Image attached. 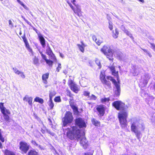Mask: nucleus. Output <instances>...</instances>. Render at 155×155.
Masks as SVG:
<instances>
[{"label": "nucleus", "instance_id": "obj_51", "mask_svg": "<svg viewBox=\"0 0 155 155\" xmlns=\"http://www.w3.org/2000/svg\"><path fill=\"white\" fill-rule=\"evenodd\" d=\"M47 132L49 134H50L52 136H54V133L51 132L50 131L47 130Z\"/></svg>", "mask_w": 155, "mask_h": 155}, {"label": "nucleus", "instance_id": "obj_35", "mask_svg": "<svg viewBox=\"0 0 155 155\" xmlns=\"http://www.w3.org/2000/svg\"><path fill=\"white\" fill-rule=\"evenodd\" d=\"M97 98V97L93 94H92L91 96L89 97V100H90L95 101Z\"/></svg>", "mask_w": 155, "mask_h": 155}, {"label": "nucleus", "instance_id": "obj_48", "mask_svg": "<svg viewBox=\"0 0 155 155\" xmlns=\"http://www.w3.org/2000/svg\"><path fill=\"white\" fill-rule=\"evenodd\" d=\"M67 3L69 5L70 7L73 10V9H74V8L72 5L71 3L68 1H67Z\"/></svg>", "mask_w": 155, "mask_h": 155}, {"label": "nucleus", "instance_id": "obj_44", "mask_svg": "<svg viewBox=\"0 0 155 155\" xmlns=\"http://www.w3.org/2000/svg\"><path fill=\"white\" fill-rule=\"evenodd\" d=\"M90 92L88 91H85L83 92V94L84 96L89 97Z\"/></svg>", "mask_w": 155, "mask_h": 155}, {"label": "nucleus", "instance_id": "obj_20", "mask_svg": "<svg viewBox=\"0 0 155 155\" xmlns=\"http://www.w3.org/2000/svg\"><path fill=\"white\" fill-rule=\"evenodd\" d=\"M110 100V98L109 97L102 98H101L100 100L102 104H106V103H108V104L107 105V106H109L110 105L109 103Z\"/></svg>", "mask_w": 155, "mask_h": 155}, {"label": "nucleus", "instance_id": "obj_27", "mask_svg": "<svg viewBox=\"0 0 155 155\" xmlns=\"http://www.w3.org/2000/svg\"><path fill=\"white\" fill-rule=\"evenodd\" d=\"M4 153L5 155H15L14 152L8 149H6L5 150Z\"/></svg>", "mask_w": 155, "mask_h": 155}, {"label": "nucleus", "instance_id": "obj_11", "mask_svg": "<svg viewBox=\"0 0 155 155\" xmlns=\"http://www.w3.org/2000/svg\"><path fill=\"white\" fill-rule=\"evenodd\" d=\"M68 84L72 91L76 93L78 92L79 89L76 84L72 80L68 81Z\"/></svg>", "mask_w": 155, "mask_h": 155}, {"label": "nucleus", "instance_id": "obj_1", "mask_svg": "<svg viewBox=\"0 0 155 155\" xmlns=\"http://www.w3.org/2000/svg\"><path fill=\"white\" fill-rule=\"evenodd\" d=\"M112 104L117 110H122L118 113V118L121 128L122 129L126 128L127 125V118L128 114L127 112L125 111V104L121 101H117L114 102Z\"/></svg>", "mask_w": 155, "mask_h": 155}, {"label": "nucleus", "instance_id": "obj_5", "mask_svg": "<svg viewBox=\"0 0 155 155\" xmlns=\"http://www.w3.org/2000/svg\"><path fill=\"white\" fill-rule=\"evenodd\" d=\"M0 110L3 114L4 120L7 122H10L11 119L9 115L11 114V111L4 106V103L0 102Z\"/></svg>", "mask_w": 155, "mask_h": 155}, {"label": "nucleus", "instance_id": "obj_37", "mask_svg": "<svg viewBox=\"0 0 155 155\" xmlns=\"http://www.w3.org/2000/svg\"><path fill=\"white\" fill-rule=\"evenodd\" d=\"M18 2L22 6L26 9H28L27 7L22 2L19 0H17Z\"/></svg>", "mask_w": 155, "mask_h": 155}, {"label": "nucleus", "instance_id": "obj_61", "mask_svg": "<svg viewBox=\"0 0 155 155\" xmlns=\"http://www.w3.org/2000/svg\"><path fill=\"white\" fill-rule=\"evenodd\" d=\"M41 132L43 134H44L45 133V131L43 130H41Z\"/></svg>", "mask_w": 155, "mask_h": 155}, {"label": "nucleus", "instance_id": "obj_56", "mask_svg": "<svg viewBox=\"0 0 155 155\" xmlns=\"http://www.w3.org/2000/svg\"><path fill=\"white\" fill-rule=\"evenodd\" d=\"M147 54L150 57H152V55L151 54V53L149 52L148 51L147 53Z\"/></svg>", "mask_w": 155, "mask_h": 155}, {"label": "nucleus", "instance_id": "obj_15", "mask_svg": "<svg viewBox=\"0 0 155 155\" xmlns=\"http://www.w3.org/2000/svg\"><path fill=\"white\" fill-rule=\"evenodd\" d=\"M88 142L86 138L83 137L80 140V143L84 149H86L88 146Z\"/></svg>", "mask_w": 155, "mask_h": 155}, {"label": "nucleus", "instance_id": "obj_54", "mask_svg": "<svg viewBox=\"0 0 155 155\" xmlns=\"http://www.w3.org/2000/svg\"><path fill=\"white\" fill-rule=\"evenodd\" d=\"M33 30L36 32L37 34V35H38V34H40V33H38V31L37 29H36L35 28H33Z\"/></svg>", "mask_w": 155, "mask_h": 155}, {"label": "nucleus", "instance_id": "obj_59", "mask_svg": "<svg viewBox=\"0 0 155 155\" xmlns=\"http://www.w3.org/2000/svg\"><path fill=\"white\" fill-rule=\"evenodd\" d=\"M139 2H141L143 3L144 2V0H138Z\"/></svg>", "mask_w": 155, "mask_h": 155}, {"label": "nucleus", "instance_id": "obj_3", "mask_svg": "<svg viewBox=\"0 0 155 155\" xmlns=\"http://www.w3.org/2000/svg\"><path fill=\"white\" fill-rule=\"evenodd\" d=\"M67 138L71 140L78 139L80 136V130L76 126H71L65 130Z\"/></svg>", "mask_w": 155, "mask_h": 155}, {"label": "nucleus", "instance_id": "obj_43", "mask_svg": "<svg viewBox=\"0 0 155 155\" xmlns=\"http://www.w3.org/2000/svg\"><path fill=\"white\" fill-rule=\"evenodd\" d=\"M0 140H1L2 142H4L5 141L4 138L2 137L1 133V130L0 129Z\"/></svg>", "mask_w": 155, "mask_h": 155}, {"label": "nucleus", "instance_id": "obj_22", "mask_svg": "<svg viewBox=\"0 0 155 155\" xmlns=\"http://www.w3.org/2000/svg\"><path fill=\"white\" fill-rule=\"evenodd\" d=\"M119 34V31L117 28H115L114 30L112 31V36L114 38H118Z\"/></svg>", "mask_w": 155, "mask_h": 155}, {"label": "nucleus", "instance_id": "obj_62", "mask_svg": "<svg viewBox=\"0 0 155 155\" xmlns=\"http://www.w3.org/2000/svg\"><path fill=\"white\" fill-rule=\"evenodd\" d=\"M19 34L20 35H21L22 34V32L21 30L20 31L19 33Z\"/></svg>", "mask_w": 155, "mask_h": 155}, {"label": "nucleus", "instance_id": "obj_60", "mask_svg": "<svg viewBox=\"0 0 155 155\" xmlns=\"http://www.w3.org/2000/svg\"><path fill=\"white\" fill-rule=\"evenodd\" d=\"M2 148V143L0 142V148Z\"/></svg>", "mask_w": 155, "mask_h": 155}, {"label": "nucleus", "instance_id": "obj_29", "mask_svg": "<svg viewBox=\"0 0 155 155\" xmlns=\"http://www.w3.org/2000/svg\"><path fill=\"white\" fill-rule=\"evenodd\" d=\"M48 55L50 57L51 59L53 61L55 62H57V59L56 58L53 53L51 54H49Z\"/></svg>", "mask_w": 155, "mask_h": 155}, {"label": "nucleus", "instance_id": "obj_34", "mask_svg": "<svg viewBox=\"0 0 155 155\" xmlns=\"http://www.w3.org/2000/svg\"><path fill=\"white\" fill-rule=\"evenodd\" d=\"M124 32L127 35L129 36L132 39H134V38L133 36L130 33V32L127 30H125L124 31Z\"/></svg>", "mask_w": 155, "mask_h": 155}, {"label": "nucleus", "instance_id": "obj_14", "mask_svg": "<svg viewBox=\"0 0 155 155\" xmlns=\"http://www.w3.org/2000/svg\"><path fill=\"white\" fill-rule=\"evenodd\" d=\"M108 68L110 69L112 73V75L114 76H116L117 81H119V76L118 71H115V67L114 66H109Z\"/></svg>", "mask_w": 155, "mask_h": 155}, {"label": "nucleus", "instance_id": "obj_46", "mask_svg": "<svg viewBox=\"0 0 155 155\" xmlns=\"http://www.w3.org/2000/svg\"><path fill=\"white\" fill-rule=\"evenodd\" d=\"M61 68V64L59 63L58 64V67H57L56 68V70L58 72H59V70Z\"/></svg>", "mask_w": 155, "mask_h": 155}, {"label": "nucleus", "instance_id": "obj_53", "mask_svg": "<svg viewBox=\"0 0 155 155\" xmlns=\"http://www.w3.org/2000/svg\"><path fill=\"white\" fill-rule=\"evenodd\" d=\"M24 20L25 21L26 23H27L29 25H31V23L28 21L27 20L25 19V18H24Z\"/></svg>", "mask_w": 155, "mask_h": 155}, {"label": "nucleus", "instance_id": "obj_13", "mask_svg": "<svg viewBox=\"0 0 155 155\" xmlns=\"http://www.w3.org/2000/svg\"><path fill=\"white\" fill-rule=\"evenodd\" d=\"M69 104L71 107L72 109L74 114L78 115L79 114V111L78 107L74 105V102L73 99H70L69 101Z\"/></svg>", "mask_w": 155, "mask_h": 155}, {"label": "nucleus", "instance_id": "obj_2", "mask_svg": "<svg viewBox=\"0 0 155 155\" xmlns=\"http://www.w3.org/2000/svg\"><path fill=\"white\" fill-rule=\"evenodd\" d=\"M99 79L103 85L110 87L111 81L115 86L117 90L115 92V96L118 97L120 94V81L117 82L114 78L110 76H106L104 72L101 71L99 75Z\"/></svg>", "mask_w": 155, "mask_h": 155}, {"label": "nucleus", "instance_id": "obj_23", "mask_svg": "<svg viewBox=\"0 0 155 155\" xmlns=\"http://www.w3.org/2000/svg\"><path fill=\"white\" fill-rule=\"evenodd\" d=\"M92 38L93 40L94 41L98 46L100 45L102 42V41L100 39L97 40V37L94 35H93L92 36Z\"/></svg>", "mask_w": 155, "mask_h": 155}, {"label": "nucleus", "instance_id": "obj_36", "mask_svg": "<svg viewBox=\"0 0 155 155\" xmlns=\"http://www.w3.org/2000/svg\"><path fill=\"white\" fill-rule=\"evenodd\" d=\"M49 102H50L49 104V106L50 107V109H53L54 106V104L52 102V100H49Z\"/></svg>", "mask_w": 155, "mask_h": 155}, {"label": "nucleus", "instance_id": "obj_9", "mask_svg": "<svg viewBox=\"0 0 155 155\" xmlns=\"http://www.w3.org/2000/svg\"><path fill=\"white\" fill-rule=\"evenodd\" d=\"M106 107L104 105L100 104L97 106L96 110L97 111L98 116L101 117L103 116L105 113Z\"/></svg>", "mask_w": 155, "mask_h": 155}, {"label": "nucleus", "instance_id": "obj_7", "mask_svg": "<svg viewBox=\"0 0 155 155\" xmlns=\"http://www.w3.org/2000/svg\"><path fill=\"white\" fill-rule=\"evenodd\" d=\"M29 143L25 141H21L19 143V149L22 153H26L30 149Z\"/></svg>", "mask_w": 155, "mask_h": 155}, {"label": "nucleus", "instance_id": "obj_41", "mask_svg": "<svg viewBox=\"0 0 155 155\" xmlns=\"http://www.w3.org/2000/svg\"><path fill=\"white\" fill-rule=\"evenodd\" d=\"M67 95L70 97L72 98L71 99H73V94H71V91H67Z\"/></svg>", "mask_w": 155, "mask_h": 155}, {"label": "nucleus", "instance_id": "obj_39", "mask_svg": "<svg viewBox=\"0 0 155 155\" xmlns=\"http://www.w3.org/2000/svg\"><path fill=\"white\" fill-rule=\"evenodd\" d=\"M95 62L97 64L98 66V68L101 69V65L100 61L98 60H97Z\"/></svg>", "mask_w": 155, "mask_h": 155}, {"label": "nucleus", "instance_id": "obj_49", "mask_svg": "<svg viewBox=\"0 0 155 155\" xmlns=\"http://www.w3.org/2000/svg\"><path fill=\"white\" fill-rule=\"evenodd\" d=\"M67 3L69 5L70 7L73 10V9H74V8L72 5L71 3L68 1H67Z\"/></svg>", "mask_w": 155, "mask_h": 155}, {"label": "nucleus", "instance_id": "obj_21", "mask_svg": "<svg viewBox=\"0 0 155 155\" xmlns=\"http://www.w3.org/2000/svg\"><path fill=\"white\" fill-rule=\"evenodd\" d=\"M49 73H47L43 74L42 75V79L43 82L45 84H47V80L48 78Z\"/></svg>", "mask_w": 155, "mask_h": 155}, {"label": "nucleus", "instance_id": "obj_47", "mask_svg": "<svg viewBox=\"0 0 155 155\" xmlns=\"http://www.w3.org/2000/svg\"><path fill=\"white\" fill-rule=\"evenodd\" d=\"M67 3L69 5L70 7L73 10V9H74V8L72 5L71 3L68 1H67Z\"/></svg>", "mask_w": 155, "mask_h": 155}, {"label": "nucleus", "instance_id": "obj_33", "mask_svg": "<svg viewBox=\"0 0 155 155\" xmlns=\"http://www.w3.org/2000/svg\"><path fill=\"white\" fill-rule=\"evenodd\" d=\"M56 93L54 91H51L49 93V100H52V97L55 96Z\"/></svg>", "mask_w": 155, "mask_h": 155}, {"label": "nucleus", "instance_id": "obj_8", "mask_svg": "<svg viewBox=\"0 0 155 155\" xmlns=\"http://www.w3.org/2000/svg\"><path fill=\"white\" fill-rule=\"evenodd\" d=\"M139 123L138 121L136 120L132 123L130 126L131 131L135 134L136 137L138 139L141 137V133L138 130V128L136 126V124Z\"/></svg>", "mask_w": 155, "mask_h": 155}, {"label": "nucleus", "instance_id": "obj_6", "mask_svg": "<svg viewBox=\"0 0 155 155\" xmlns=\"http://www.w3.org/2000/svg\"><path fill=\"white\" fill-rule=\"evenodd\" d=\"M73 118L72 113L69 111H67L62 119V127H67L68 124H71L73 121Z\"/></svg>", "mask_w": 155, "mask_h": 155}, {"label": "nucleus", "instance_id": "obj_12", "mask_svg": "<svg viewBox=\"0 0 155 155\" xmlns=\"http://www.w3.org/2000/svg\"><path fill=\"white\" fill-rule=\"evenodd\" d=\"M21 37L23 39V41L25 43V46L27 49L28 50L29 52L31 53L32 54H33V51L30 46V45L28 42V41L26 37L25 34V33Z\"/></svg>", "mask_w": 155, "mask_h": 155}, {"label": "nucleus", "instance_id": "obj_4", "mask_svg": "<svg viewBox=\"0 0 155 155\" xmlns=\"http://www.w3.org/2000/svg\"><path fill=\"white\" fill-rule=\"evenodd\" d=\"M101 51L109 61L113 62L114 59L113 50L110 46L104 45L101 49Z\"/></svg>", "mask_w": 155, "mask_h": 155}, {"label": "nucleus", "instance_id": "obj_58", "mask_svg": "<svg viewBox=\"0 0 155 155\" xmlns=\"http://www.w3.org/2000/svg\"><path fill=\"white\" fill-rule=\"evenodd\" d=\"M142 130H144L145 127V126L144 125H142Z\"/></svg>", "mask_w": 155, "mask_h": 155}, {"label": "nucleus", "instance_id": "obj_19", "mask_svg": "<svg viewBox=\"0 0 155 155\" xmlns=\"http://www.w3.org/2000/svg\"><path fill=\"white\" fill-rule=\"evenodd\" d=\"M12 69L16 74L18 75L20 74V76L23 78H25V76L23 72L20 71L18 70L16 68H13Z\"/></svg>", "mask_w": 155, "mask_h": 155}, {"label": "nucleus", "instance_id": "obj_64", "mask_svg": "<svg viewBox=\"0 0 155 155\" xmlns=\"http://www.w3.org/2000/svg\"><path fill=\"white\" fill-rule=\"evenodd\" d=\"M1 1H2L3 0H0Z\"/></svg>", "mask_w": 155, "mask_h": 155}, {"label": "nucleus", "instance_id": "obj_24", "mask_svg": "<svg viewBox=\"0 0 155 155\" xmlns=\"http://www.w3.org/2000/svg\"><path fill=\"white\" fill-rule=\"evenodd\" d=\"M23 100L24 101H28V104L31 106L32 105V98L31 97H27L26 96L23 97Z\"/></svg>", "mask_w": 155, "mask_h": 155}, {"label": "nucleus", "instance_id": "obj_26", "mask_svg": "<svg viewBox=\"0 0 155 155\" xmlns=\"http://www.w3.org/2000/svg\"><path fill=\"white\" fill-rule=\"evenodd\" d=\"M91 122L93 124H94L95 126L97 127H99L100 126V122L96 120L94 118H93L92 119V120H91Z\"/></svg>", "mask_w": 155, "mask_h": 155}, {"label": "nucleus", "instance_id": "obj_50", "mask_svg": "<svg viewBox=\"0 0 155 155\" xmlns=\"http://www.w3.org/2000/svg\"><path fill=\"white\" fill-rule=\"evenodd\" d=\"M150 44L151 45L152 48L155 51V45L151 43L150 42Z\"/></svg>", "mask_w": 155, "mask_h": 155}, {"label": "nucleus", "instance_id": "obj_40", "mask_svg": "<svg viewBox=\"0 0 155 155\" xmlns=\"http://www.w3.org/2000/svg\"><path fill=\"white\" fill-rule=\"evenodd\" d=\"M41 54V57L45 61L47 59V57L41 51H40L39 52Z\"/></svg>", "mask_w": 155, "mask_h": 155}, {"label": "nucleus", "instance_id": "obj_30", "mask_svg": "<svg viewBox=\"0 0 155 155\" xmlns=\"http://www.w3.org/2000/svg\"><path fill=\"white\" fill-rule=\"evenodd\" d=\"M46 63L50 67H51L53 64V61L47 59L45 61Z\"/></svg>", "mask_w": 155, "mask_h": 155}, {"label": "nucleus", "instance_id": "obj_18", "mask_svg": "<svg viewBox=\"0 0 155 155\" xmlns=\"http://www.w3.org/2000/svg\"><path fill=\"white\" fill-rule=\"evenodd\" d=\"M81 45L80 44H78L77 45L80 51L83 53L84 52L85 47L86 46L84 44L83 41H81Z\"/></svg>", "mask_w": 155, "mask_h": 155}, {"label": "nucleus", "instance_id": "obj_45", "mask_svg": "<svg viewBox=\"0 0 155 155\" xmlns=\"http://www.w3.org/2000/svg\"><path fill=\"white\" fill-rule=\"evenodd\" d=\"M9 26V27L12 28L13 27V23L11 20H9L8 21Z\"/></svg>", "mask_w": 155, "mask_h": 155}, {"label": "nucleus", "instance_id": "obj_32", "mask_svg": "<svg viewBox=\"0 0 155 155\" xmlns=\"http://www.w3.org/2000/svg\"><path fill=\"white\" fill-rule=\"evenodd\" d=\"M53 52L49 46H48V48L46 50V53L48 55L49 54H51L53 53Z\"/></svg>", "mask_w": 155, "mask_h": 155}, {"label": "nucleus", "instance_id": "obj_28", "mask_svg": "<svg viewBox=\"0 0 155 155\" xmlns=\"http://www.w3.org/2000/svg\"><path fill=\"white\" fill-rule=\"evenodd\" d=\"M34 101L36 102H38L41 104L44 103V100L43 99L37 97L34 99Z\"/></svg>", "mask_w": 155, "mask_h": 155}, {"label": "nucleus", "instance_id": "obj_38", "mask_svg": "<svg viewBox=\"0 0 155 155\" xmlns=\"http://www.w3.org/2000/svg\"><path fill=\"white\" fill-rule=\"evenodd\" d=\"M54 101L55 102H59L61 101V100L60 96H57L54 98Z\"/></svg>", "mask_w": 155, "mask_h": 155}, {"label": "nucleus", "instance_id": "obj_42", "mask_svg": "<svg viewBox=\"0 0 155 155\" xmlns=\"http://www.w3.org/2000/svg\"><path fill=\"white\" fill-rule=\"evenodd\" d=\"M109 28L110 30H112L113 29V24L111 22H109Z\"/></svg>", "mask_w": 155, "mask_h": 155}, {"label": "nucleus", "instance_id": "obj_25", "mask_svg": "<svg viewBox=\"0 0 155 155\" xmlns=\"http://www.w3.org/2000/svg\"><path fill=\"white\" fill-rule=\"evenodd\" d=\"M28 155H39V154L38 152L33 149L30 150L28 151Z\"/></svg>", "mask_w": 155, "mask_h": 155}, {"label": "nucleus", "instance_id": "obj_16", "mask_svg": "<svg viewBox=\"0 0 155 155\" xmlns=\"http://www.w3.org/2000/svg\"><path fill=\"white\" fill-rule=\"evenodd\" d=\"M74 13L77 15L79 17H80L82 16V12L81 11V8L78 6L76 7V8L73 9Z\"/></svg>", "mask_w": 155, "mask_h": 155}, {"label": "nucleus", "instance_id": "obj_57", "mask_svg": "<svg viewBox=\"0 0 155 155\" xmlns=\"http://www.w3.org/2000/svg\"><path fill=\"white\" fill-rule=\"evenodd\" d=\"M141 49L145 52L146 53H147L148 51L146 49H143V48H141Z\"/></svg>", "mask_w": 155, "mask_h": 155}, {"label": "nucleus", "instance_id": "obj_10", "mask_svg": "<svg viewBox=\"0 0 155 155\" xmlns=\"http://www.w3.org/2000/svg\"><path fill=\"white\" fill-rule=\"evenodd\" d=\"M75 123L76 125L79 128L86 127V125L84 121L81 118H77L75 119Z\"/></svg>", "mask_w": 155, "mask_h": 155}, {"label": "nucleus", "instance_id": "obj_63", "mask_svg": "<svg viewBox=\"0 0 155 155\" xmlns=\"http://www.w3.org/2000/svg\"><path fill=\"white\" fill-rule=\"evenodd\" d=\"M153 89L154 90H155V83L154 84L153 86Z\"/></svg>", "mask_w": 155, "mask_h": 155}, {"label": "nucleus", "instance_id": "obj_17", "mask_svg": "<svg viewBox=\"0 0 155 155\" xmlns=\"http://www.w3.org/2000/svg\"><path fill=\"white\" fill-rule=\"evenodd\" d=\"M38 36L41 45L44 48L45 46V38L41 34H38Z\"/></svg>", "mask_w": 155, "mask_h": 155}, {"label": "nucleus", "instance_id": "obj_52", "mask_svg": "<svg viewBox=\"0 0 155 155\" xmlns=\"http://www.w3.org/2000/svg\"><path fill=\"white\" fill-rule=\"evenodd\" d=\"M84 155H93V153H86Z\"/></svg>", "mask_w": 155, "mask_h": 155}, {"label": "nucleus", "instance_id": "obj_55", "mask_svg": "<svg viewBox=\"0 0 155 155\" xmlns=\"http://www.w3.org/2000/svg\"><path fill=\"white\" fill-rule=\"evenodd\" d=\"M75 2H76L75 0H73L72 1V2L73 4V5H74L76 7L77 6L75 4Z\"/></svg>", "mask_w": 155, "mask_h": 155}, {"label": "nucleus", "instance_id": "obj_31", "mask_svg": "<svg viewBox=\"0 0 155 155\" xmlns=\"http://www.w3.org/2000/svg\"><path fill=\"white\" fill-rule=\"evenodd\" d=\"M33 64L37 65L39 64V60L38 57L35 56L33 59Z\"/></svg>", "mask_w": 155, "mask_h": 155}]
</instances>
